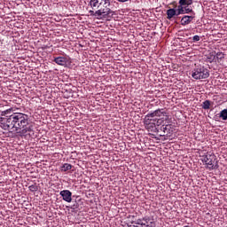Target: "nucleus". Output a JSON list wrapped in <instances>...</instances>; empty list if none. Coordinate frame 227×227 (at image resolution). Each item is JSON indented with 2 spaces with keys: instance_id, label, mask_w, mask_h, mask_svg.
I'll return each mask as SVG.
<instances>
[{
  "instance_id": "nucleus-1",
  "label": "nucleus",
  "mask_w": 227,
  "mask_h": 227,
  "mask_svg": "<svg viewBox=\"0 0 227 227\" xmlns=\"http://www.w3.org/2000/svg\"><path fill=\"white\" fill-rule=\"evenodd\" d=\"M0 127L12 134H19L20 137H26L29 132H33L34 125L29 121V115L23 113H15L9 117L1 118Z\"/></svg>"
},
{
  "instance_id": "nucleus-2",
  "label": "nucleus",
  "mask_w": 227,
  "mask_h": 227,
  "mask_svg": "<svg viewBox=\"0 0 227 227\" xmlns=\"http://www.w3.org/2000/svg\"><path fill=\"white\" fill-rule=\"evenodd\" d=\"M89 5L92 9L89 11L90 16L99 20L114 15V11L111 10V0H90Z\"/></svg>"
},
{
  "instance_id": "nucleus-3",
  "label": "nucleus",
  "mask_w": 227,
  "mask_h": 227,
  "mask_svg": "<svg viewBox=\"0 0 227 227\" xmlns=\"http://www.w3.org/2000/svg\"><path fill=\"white\" fill-rule=\"evenodd\" d=\"M168 120H169L168 113L164 109H158L145 115L144 125L148 132H157L158 127H160Z\"/></svg>"
},
{
  "instance_id": "nucleus-4",
  "label": "nucleus",
  "mask_w": 227,
  "mask_h": 227,
  "mask_svg": "<svg viewBox=\"0 0 227 227\" xmlns=\"http://www.w3.org/2000/svg\"><path fill=\"white\" fill-rule=\"evenodd\" d=\"M192 77L196 81L208 79V77H210V71H208L205 66H197L192 71Z\"/></svg>"
},
{
  "instance_id": "nucleus-5",
  "label": "nucleus",
  "mask_w": 227,
  "mask_h": 227,
  "mask_svg": "<svg viewBox=\"0 0 227 227\" xmlns=\"http://www.w3.org/2000/svg\"><path fill=\"white\" fill-rule=\"evenodd\" d=\"M192 0H179L178 2V12L183 13L185 15V13H192V7H191V4H192Z\"/></svg>"
},
{
  "instance_id": "nucleus-6",
  "label": "nucleus",
  "mask_w": 227,
  "mask_h": 227,
  "mask_svg": "<svg viewBox=\"0 0 227 227\" xmlns=\"http://www.w3.org/2000/svg\"><path fill=\"white\" fill-rule=\"evenodd\" d=\"M134 223L135 224H139L142 227H155V223L152 221L150 216H145L142 219H137Z\"/></svg>"
},
{
  "instance_id": "nucleus-7",
  "label": "nucleus",
  "mask_w": 227,
  "mask_h": 227,
  "mask_svg": "<svg viewBox=\"0 0 227 227\" xmlns=\"http://www.w3.org/2000/svg\"><path fill=\"white\" fill-rule=\"evenodd\" d=\"M204 162L206 166H207L208 169H215L217 165H215V154H207L204 157Z\"/></svg>"
},
{
  "instance_id": "nucleus-8",
  "label": "nucleus",
  "mask_w": 227,
  "mask_h": 227,
  "mask_svg": "<svg viewBox=\"0 0 227 227\" xmlns=\"http://www.w3.org/2000/svg\"><path fill=\"white\" fill-rule=\"evenodd\" d=\"M191 15H184L182 19H181V26H189V24H191V22H192V20H194V19H196V12H194V11H192V12H189Z\"/></svg>"
},
{
  "instance_id": "nucleus-9",
  "label": "nucleus",
  "mask_w": 227,
  "mask_h": 227,
  "mask_svg": "<svg viewBox=\"0 0 227 227\" xmlns=\"http://www.w3.org/2000/svg\"><path fill=\"white\" fill-rule=\"evenodd\" d=\"M178 15H184L183 12H178V6L167 10V19L168 20L175 19V17H178Z\"/></svg>"
},
{
  "instance_id": "nucleus-10",
  "label": "nucleus",
  "mask_w": 227,
  "mask_h": 227,
  "mask_svg": "<svg viewBox=\"0 0 227 227\" xmlns=\"http://www.w3.org/2000/svg\"><path fill=\"white\" fill-rule=\"evenodd\" d=\"M59 194L64 201H67V203H72V192L69 190H63Z\"/></svg>"
},
{
  "instance_id": "nucleus-11",
  "label": "nucleus",
  "mask_w": 227,
  "mask_h": 227,
  "mask_svg": "<svg viewBox=\"0 0 227 227\" xmlns=\"http://www.w3.org/2000/svg\"><path fill=\"white\" fill-rule=\"evenodd\" d=\"M165 123H166V121H164V123L160 124V126H158V128L156 129L157 134H159V136H160V137L169 136V132L166 131L167 125Z\"/></svg>"
},
{
  "instance_id": "nucleus-12",
  "label": "nucleus",
  "mask_w": 227,
  "mask_h": 227,
  "mask_svg": "<svg viewBox=\"0 0 227 227\" xmlns=\"http://www.w3.org/2000/svg\"><path fill=\"white\" fill-rule=\"evenodd\" d=\"M53 61L60 67H65L67 63H68V59H67V57H56Z\"/></svg>"
},
{
  "instance_id": "nucleus-13",
  "label": "nucleus",
  "mask_w": 227,
  "mask_h": 227,
  "mask_svg": "<svg viewBox=\"0 0 227 227\" xmlns=\"http://www.w3.org/2000/svg\"><path fill=\"white\" fill-rule=\"evenodd\" d=\"M73 166L70 163H64L61 167H60V171L62 172H67V171H70V169H72Z\"/></svg>"
},
{
  "instance_id": "nucleus-14",
  "label": "nucleus",
  "mask_w": 227,
  "mask_h": 227,
  "mask_svg": "<svg viewBox=\"0 0 227 227\" xmlns=\"http://www.w3.org/2000/svg\"><path fill=\"white\" fill-rule=\"evenodd\" d=\"M216 59H217V62L220 63H223V60L224 59V53L219 51L216 53Z\"/></svg>"
},
{
  "instance_id": "nucleus-15",
  "label": "nucleus",
  "mask_w": 227,
  "mask_h": 227,
  "mask_svg": "<svg viewBox=\"0 0 227 227\" xmlns=\"http://www.w3.org/2000/svg\"><path fill=\"white\" fill-rule=\"evenodd\" d=\"M219 118H221L223 121L227 120V109H223L220 112Z\"/></svg>"
},
{
  "instance_id": "nucleus-16",
  "label": "nucleus",
  "mask_w": 227,
  "mask_h": 227,
  "mask_svg": "<svg viewBox=\"0 0 227 227\" xmlns=\"http://www.w3.org/2000/svg\"><path fill=\"white\" fill-rule=\"evenodd\" d=\"M201 106H202V109L208 110L210 109L211 102L210 100H205Z\"/></svg>"
},
{
  "instance_id": "nucleus-17",
  "label": "nucleus",
  "mask_w": 227,
  "mask_h": 227,
  "mask_svg": "<svg viewBox=\"0 0 227 227\" xmlns=\"http://www.w3.org/2000/svg\"><path fill=\"white\" fill-rule=\"evenodd\" d=\"M28 189L31 192H36V191H38V185H36V184H32L28 187Z\"/></svg>"
},
{
  "instance_id": "nucleus-18",
  "label": "nucleus",
  "mask_w": 227,
  "mask_h": 227,
  "mask_svg": "<svg viewBox=\"0 0 227 227\" xmlns=\"http://www.w3.org/2000/svg\"><path fill=\"white\" fill-rule=\"evenodd\" d=\"M12 109L10 108L5 111H3L1 114H2V116H6V114H10L12 113Z\"/></svg>"
},
{
  "instance_id": "nucleus-19",
  "label": "nucleus",
  "mask_w": 227,
  "mask_h": 227,
  "mask_svg": "<svg viewBox=\"0 0 227 227\" xmlns=\"http://www.w3.org/2000/svg\"><path fill=\"white\" fill-rule=\"evenodd\" d=\"M71 210H77V208H79V204L77 202H75L74 204H73L70 207Z\"/></svg>"
},
{
  "instance_id": "nucleus-20",
  "label": "nucleus",
  "mask_w": 227,
  "mask_h": 227,
  "mask_svg": "<svg viewBox=\"0 0 227 227\" xmlns=\"http://www.w3.org/2000/svg\"><path fill=\"white\" fill-rule=\"evenodd\" d=\"M166 132H168V136L169 134H173V129H171V125L169 124L167 125Z\"/></svg>"
},
{
  "instance_id": "nucleus-21",
  "label": "nucleus",
  "mask_w": 227,
  "mask_h": 227,
  "mask_svg": "<svg viewBox=\"0 0 227 227\" xmlns=\"http://www.w3.org/2000/svg\"><path fill=\"white\" fill-rule=\"evenodd\" d=\"M192 40H193V42H200V35H194Z\"/></svg>"
},
{
  "instance_id": "nucleus-22",
  "label": "nucleus",
  "mask_w": 227,
  "mask_h": 227,
  "mask_svg": "<svg viewBox=\"0 0 227 227\" xmlns=\"http://www.w3.org/2000/svg\"><path fill=\"white\" fill-rule=\"evenodd\" d=\"M119 3H127L129 0H117Z\"/></svg>"
}]
</instances>
